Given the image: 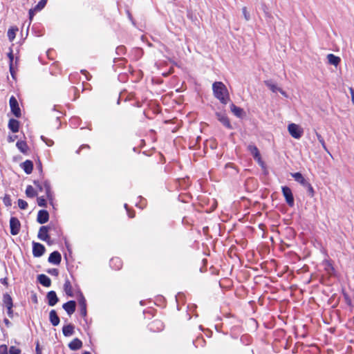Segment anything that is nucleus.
<instances>
[{
    "mask_svg": "<svg viewBox=\"0 0 354 354\" xmlns=\"http://www.w3.org/2000/svg\"><path fill=\"white\" fill-rule=\"evenodd\" d=\"M124 208L127 209L128 215L130 218H133L135 216L134 212H131L129 209H128L127 204H124Z\"/></svg>",
    "mask_w": 354,
    "mask_h": 354,
    "instance_id": "42",
    "label": "nucleus"
},
{
    "mask_svg": "<svg viewBox=\"0 0 354 354\" xmlns=\"http://www.w3.org/2000/svg\"><path fill=\"white\" fill-rule=\"evenodd\" d=\"M264 84L273 93L277 92L279 88V87H278L277 85L275 83H274L272 80H266L264 81Z\"/></svg>",
    "mask_w": 354,
    "mask_h": 354,
    "instance_id": "28",
    "label": "nucleus"
},
{
    "mask_svg": "<svg viewBox=\"0 0 354 354\" xmlns=\"http://www.w3.org/2000/svg\"><path fill=\"white\" fill-rule=\"evenodd\" d=\"M278 91L280 92L286 97H288L286 93L284 91H283L281 88H279Z\"/></svg>",
    "mask_w": 354,
    "mask_h": 354,
    "instance_id": "49",
    "label": "nucleus"
},
{
    "mask_svg": "<svg viewBox=\"0 0 354 354\" xmlns=\"http://www.w3.org/2000/svg\"><path fill=\"white\" fill-rule=\"evenodd\" d=\"M243 14L244 15V17L246 21H248L250 19V15L247 12V8L245 7H243L242 9Z\"/></svg>",
    "mask_w": 354,
    "mask_h": 354,
    "instance_id": "41",
    "label": "nucleus"
},
{
    "mask_svg": "<svg viewBox=\"0 0 354 354\" xmlns=\"http://www.w3.org/2000/svg\"><path fill=\"white\" fill-rule=\"evenodd\" d=\"M36 353H37V354H41V351L39 348V344L38 342H37V346H36Z\"/></svg>",
    "mask_w": 354,
    "mask_h": 354,
    "instance_id": "47",
    "label": "nucleus"
},
{
    "mask_svg": "<svg viewBox=\"0 0 354 354\" xmlns=\"http://www.w3.org/2000/svg\"><path fill=\"white\" fill-rule=\"evenodd\" d=\"M10 233L12 235H17L20 231V222L16 217H11L10 219Z\"/></svg>",
    "mask_w": 354,
    "mask_h": 354,
    "instance_id": "5",
    "label": "nucleus"
},
{
    "mask_svg": "<svg viewBox=\"0 0 354 354\" xmlns=\"http://www.w3.org/2000/svg\"><path fill=\"white\" fill-rule=\"evenodd\" d=\"M250 151L252 154L254 158L258 162V163L262 167H264V162L261 160V155L259 149L256 146L250 145L249 146Z\"/></svg>",
    "mask_w": 354,
    "mask_h": 354,
    "instance_id": "8",
    "label": "nucleus"
},
{
    "mask_svg": "<svg viewBox=\"0 0 354 354\" xmlns=\"http://www.w3.org/2000/svg\"><path fill=\"white\" fill-rule=\"evenodd\" d=\"M47 0H40L34 8L35 11H40L46 5Z\"/></svg>",
    "mask_w": 354,
    "mask_h": 354,
    "instance_id": "33",
    "label": "nucleus"
},
{
    "mask_svg": "<svg viewBox=\"0 0 354 354\" xmlns=\"http://www.w3.org/2000/svg\"><path fill=\"white\" fill-rule=\"evenodd\" d=\"M217 119L227 129H232V125L230 124V122L224 113H216Z\"/></svg>",
    "mask_w": 354,
    "mask_h": 354,
    "instance_id": "10",
    "label": "nucleus"
},
{
    "mask_svg": "<svg viewBox=\"0 0 354 354\" xmlns=\"http://www.w3.org/2000/svg\"><path fill=\"white\" fill-rule=\"evenodd\" d=\"M78 302L80 306V312L82 316H86V299L84 296L81 294L80 298L78 299Z\"/></svg>",
    "mask_w": 354,
    "mask_h": 354,
    "instance_id": "19",
    "label": "nucleus"
},
{
    "mask_svg": "<svg viewBox=\"0 0 354 354\" xmlns=\"http://www.w3.org/2000/svg\"><path fill=\"white\" fill-rule=\"evenodd\" d=\"M122 47H120L118 48V50H122Z\"/></svg>",
    "mask_w": 354,
    "mask_h": 354,
    "instance_id": "57",
    "label": "nucleus"
},
{
    "mask_svg": "<svg viewBox=\"0 0 354 354\" xmlns=\"http://www.w3.org/2000/svg\"><path fill=\"white\" fill-rule=\"evenodd\" d=\"M45 247L39 243L33 242L32 243V254L35 257H39L44 254Z\"/></svg>",
    "mask_w": 354,
    "mask_h": 354,
    "instance_id": "6",
    "label": "nucleus"
},
{
    "mask_svg": "<svg viewBox=\"0 0 354 354\" xmlns=\"http://www.w3.org/2000/svg\"><path fill=\"white\" fill-rule=\"evenodd\" d=\"M62 307L68 315H71L75 311L76 303L75 301H69L64 304Z\"/></svg>",
    "mask_w": 354,
    "mask_h": 354,
    "instance_id": "14",
    "label": "nucleus"
},
{
    "mask_svg": "<svg viewBox=\"0 0 354 354\" xmlns=\"http://www.w3.org/2000/svg\"><path fill=\"white\" fill-rule=\"evenodd\" d=\"M4 351V353L5 354H7V347L6 346H0V352H1V351Z\"/></svg>",
    "mask_w": 354,
    "mask_h": 354,
    "instance_id": "48",
    "label": "nucleus"
},
{
    "mask_svg": "<svg viewBox=\"0 0 354 354\" xmlns=\"http://www.w3.org/2000/svg\"><path fill=\"white\" fill-rule=\"evenodd\" d=\"M21 167L27 174H30L32 171L33 164L30 160H26L21 164Z\"/></svg>",
    "mask_w": 354,
    "mask_h": 354,
    "instance_id": "20",
    "label": "nucleus"
},
{
    "mask_svg": "<svg viewBox=\"0 0 354 354\" xmlns=\"http://www.w3.org/2000/svg\"><path fill=\"white\" fill-rule=\"evenodd\" d=\"M49 320L51 324L54 326H56L59 324V318L55 310H51L50 311Z\"/></svg>",
    "mask_w": 354,
    "mask_h": 354,
    "instance_id": "16",
    "label": "nucleus"
},
{
    "mask_svg": "<svg viewBox=\"0 0 354 354\" xmlns=\"http://www.w3.org/2000/svg\"><path fill=\"white\" fill-rule=\"evenodd\" d=\"M8 128L14 133L19 131V122L15 119H10L8 122Z\"/></svg>",
    "mask_w": 354,
    "mask_h": 354,
    "instance_id": "22",
    "label": "nucleus"
},
{
    "mask_svg": "<svg viewBox=\"0 0 354 354\" xmlns=\"http://www.w3.org/2000/svg\"><path fill=\"white\" fill-rule=\"evenodd\" d=\"M82 147H87V148H89V146H88V145H85V146H82Z\"/></svg>",
    "mask_w": 354,
    "mask_h": 354,
    "instance_id": "56",
    "label": "nucleus"
},
{
    "mask_svg": "<svg viewBox=\"0 0 354 354\" xmlns=\"http://www.w3.org/2000/svg\"><path fill=\"white\" fill-rule=\"evenodd\" d=\"M16 145L21 152L24 153L27 152L28 147L26 142L19 140L17 142Z\"/></svg>",
    "mask_w": 354,
    "mask_h": 354,
    "instance_id": "30",
    "label": "nucleus"
},
{
    "mask_svg": "<svg viewBox=\"0 0 354 354\" xmlns=\"http://www.w3.org/2000/svg\"><path fill=\"white\" fill-rule=\"evenodd\" d=\"M214 95L222 104H226L230 101V95L226 86L221 82H215L212 84Z\"/></svg>",
    "mask_w": 354,
    "mask_h": 354,
    "instance_id": "1",
    "label": "nucleus"
},
{
    "mask_svg": "<svg viewBox=\"0 0 354 354\" xmlns=\"http://www.w3.org/2000/svg\"><path fill=\"white\" fill-rule=\"evenodd\" d=\"M34 11H35L34 10H30V11H29V15H30V19L32 17L33 12Z\"/></svg>",
    "mask_w": 354,
    "mask_h": 354,
    "instance_id": "52",
    "label": "nucleus"
},
{
    "mask_svg": "<svg viewBox=\"0 0 354 354\" xmlns=\"http://www.w3.org/2000/svg\"><path fill=\"white\" fill-rule=\"evenodd\" d=\"M15 138H12V136L8 137V141L9 142H13L15 140Z\"/></svg>",
    "mask_w": 354,
    "mask_h": 354,
    "instance_id": "53",
    "label": "nucleus"
},
{
    "mask_svg": "<svg viewBox=\"0 0 354 354\" xmlns=\"http://www.w3.org/2000/svg\"><path fill=\"white\" fill-rule=\"evenodd\" d=\"M110 265L115 270H119L122 268V263L119 258L115 257L111 259Z\"/></svg>",
    "mask_w": 354,
    "mask_h": 354,
    "instance_id": "25",
    "label": "nucleus"
},
{
    "mask_svg": "<svg viewBox=\"0 0 354 354\" xmlns=\"http://www.w3.org/2000/svg\"><path fill=\"white\" fill-rule=\"evenodd\" d=\"M62 333L66 337L72 335L74 333V326L72 324L64 326Z\"/></svg>",
    "mask_w": 354,
    "mask_h": 354,
    "instance_id": "24",
    "label": "nucleus"
},
{
    "mask_svg": "<svg viewBox=\"0 0 354 354\" xmlns=\"http://www.w3.org/2000/svg\"><path fill=\"white\" fill-rule=\"evenodd\" d=\"M282 193L283 196L285 197L286 201L288 205L290 207L294 205V197L292 193L291 189L286 186L282 187Z\"/></svg>",
    "mask_w": 354,
    "mask_h": 354,
    "instance_id": "4",
    "label": "nucleus"
},
{
    "mask_svg": "<svg viewBox=\"0 0 354 354\" xmlns=\"http://www.w3.org/2000/svg\"><path fill=\"white\" fill-rule=\"evenodd\" d=\"M327 59L330 64L335 66H337L341 62V59L333 54H328L327 55Z\"/></svg>",
    "mask_w": 354,
    "mask_h": 354,
    "instance_id": "21",
    "label": "nucleus"
},
{
    "mask_svg": "<svg viewBox=\"0 0 354 354\" xmlns=\"http://www.w3.org/2000/svg\"><path fill=\"white\" fill-rule=\"evenodd\" d=\"M288 131L290 135L295 138L300 139L304 134V129L299 124L290 123L288 126Z\"/></svg>",
    "mask_w": 354,
    "mask_h": 354,
    "instance_id": "2",
    "label": "nucleus"
},
{
    "mask_svg": "<svg viewBox=\"0 0 354 354\" xmlns=\"http://www.w3.org/2000/svg\"><path fill=\"white\" fill-rule=\"evenodd\" d=\"M316 136L317 138L318 141L320 142V144L322 145V147L324 148V149L327 151L328 149L326 148L325 142H324V138H322V136L319 133H317V132H316Z\"/></svg>",
    "mask_w": 354,
    "mask_h": 354,
    "instance_id": "35",
    "label": "nucleus"
},
{
    "mask_svg": "<svg viewBox=\"0 0 354 354\" xmlns=\"http://www.w3.org/2000/svg\"><path fill=\"white\" fill-rule=\"evenodd\" d=\"M349 91L351 93V101H352V103L354 105V89L353 88H349Z\"/></svg>",
    "mask_w": 354,
    "mask_h": 354,
    "instance_id": "45",
    "label": "nucleus"
},
{
    "mask_svg": "<svg viewBox=\"0 0 354 354\" xmlns=\"http://www.w3.org/2000/svg\"><path fill=\"white\" fill-rule=\"evenodd\" d=\"M6 308L8 316L12 318L13 317L12 306L6 307Z\"/></svg>",
    "mask_w": 354,
    "mask_h": 354,
    "instance_id": "43",
    "label": "nucleus"
},
{
    "mask_svg": "<svg viewBox=\"0 0 354 354\" xmlns=\"http://www.w3.org/2000/svg\"><path fill=\"white\" fill-rule=\"evenodd\" d=\"M3 203H4V204L6 206H10L11 205V202H10V199L9 197H5L3 198Z\"/></svg>",
    "mask_w": 354,
    "mask_h": 354,
    "instance_id": "44",
    "label": "nucleus"
},
{
    "mask_svg": "<svg viewBox=\"0 0 354 354\" xmlns=\"http://www.w3.org/2000/svg\"><path fill=\"white\" fill-rule=\"evenodd\" d=\"M292 177L297 178V177H302V176L300 173L297 172V173H295V174H293Z\"/></svg>",
    "mask_w": 354,
    "mask_h": 354,
    "instance_id": "51",
    "label": "nucleus"
},
{
    "mask_svg": "<svg viewBox=\"0 0 354 354\" xmlns=\"http://www.w3.org/2000/svg\"><path fill=\"white\" fill-rule=\"evenodd\" d=\"M325 269L329 274H332L334 271L333 266L329 262L326 263Z\"/></svg>",
    "mask_w": 354,
    "mask_h": 354,
    "instance_id": "37",
    "label": "nucleus"
},
{
    "mask_svg": "<svg viewBox=\"0 0 354 354\" xmlns=\"http://www.w3.org/2000/svg\"><path fill=\"white\" fill-rule=\"evenodd\" d=\"M35 185L41 190H45L46 195L48 197H49L50 195V185L47 183V181L44 182V185H41V183L39 179L34 181Z\"/></svg>",
    "mask_w": 354,
    "mask_h": 354,
    "instance_id": "15",
    "label": "nucleus"
},
{
    "mask_svg": "<svg viewBox=\"0 0 354 354\" xmlns=\"http://www.w3.org/2000/svg\"><path fill=\"white\" fill-rule=\"evenodd\" d=\"M82 73H83L86 75V71H82Z\"/></svg>",
    "mask_w": 354,
    "mask_h": 354,
    "instance_id": "55",
    "label": "nucleus"
},
{
    "mask_svg": "<svg viewBox=\"0 0 354 354\" xmlns=\"http://www.w3.org/2000/svg\"><path fill=\"white\" fill-rule=\"evenodd\" d=\"M41 138L49 147L53 146L54 144L53 140L51 139L46 138L43 136H41Z\"/></svg>",
    "mask_w": 354,
    "mask_h": 354,
    "instance_id": "39",
    "label": "nucleus"
},
{
    "mask_svg": "<svg viewBox=\"0 0 354 354\" xmlns=\"http://www.w3.org/2000/svg\"><path fill=\"white\" fill-rule=\"evenodd\" d=\"M238 174L237 169L232 163H228L225 165V175L236 176Z\"/></svg>",
    "mask_w": 354,
    "mask_h": 354,
    "instance_id": "23",
    "label": "nucleus"
},
{
    "mask_svg": "<svg viewBox=\"0 0 354 354\" xmlns=\"http://www.w3.org/2000/svg\"><path fill=\"white\" fill-rule=\"evenodd\" d=\"M82 346V342L78 338L74 339L68 344V347L72 351H77L81 348Z\"/></svg>",
    "mask_w": 354,
    "mask_h": 354,
    "instance_id": "18",
    "label": "nucleus"
},
{
    "mask_svg": "<svg viewBox=\"0 0 354 354\" xmlns=\"http://www.w3.org/2000/svg\"><path fill=\"white\" fill-rule=\"evenodd\" d=\"M9 103L11 111L14 114V115L17 118H20L21 115V109L19 106V104L17 99L14 96H12L10 98Z\"/></svg>",
    "mask_w": 354,
    "mask_h": 354,
    "instance_id": "3",
    "label": "nucleus"
},
{
    "mask_svg": "<svg viewBox=\"0 0 354 354\" xmlns=\"http://www.w3.org/2000/svg\"><path fill=\"white\" fill-rule=\"evenodd\" d=\"M48 226H41L39 228V232H38V238L44 241H48L50 239V236L48 235Z\"/></svg>",
    "mask_w": 354,
    "mask_h": 354,
    "instance_id": "9",
    "label": "nucleus"
},
{
    "mask_svg": "<svg viewBox=\"0 0 354 354\" xmlns=\"http://www.w3.org/2000/svg\"><path fill=\"white\" fill-rule=\"evenodd\" d=\"M37 204L40 207H45L46 205V200L42 197H39L37 198Z\"/></svg>",
    "mask_w": 354,
    "mask_h": 354,
    "instance_id": "40",
    "label": "nucleus"
},
{
    "mask_svg": "<svg viewBox=\"0 0 354 354\" xmlns=\"http://www.w3.org/2000/svg\"><path fill=\"white\" fill-rule=\"evenodd\" d=\"M48 273L53 274V275H57L58 274V270L55 268H53L52 270H50L48 271Z\"/></svg>",
    "mask_w": 354,
    "mask_h": 354,
    "instance_id": "46",
    "label": "nucleus"
},
{
    "mask_svg": "<svg viewBox=\"0 0 354 354\" xmlns=\"http://www.w3.org/2000/svg\"><path fill=\"white\" fill-rule=\"evenodd\" d=\"M3 304L6 307L13 306L12 299L8 293H5L3 296Z\"/></svg>",
    "mask_w": 354,
    "mask_h": 354,
    "instance_id": "26",
    "label": "nucleus"
},
{
    "mask_svg": "<svg viewBox=\"0 0 354 354\" xmlns=\"http://www.w3.org/2000/svg\"><path fill=\"white\" fill-rule=\"evenodd\" d=\"M3 322L7 326H9L11 324L10 322L8 319H4Z\"/></svg>",
    "mask_w": 354,
    "mask_h": 354,
    "instance_id": "50",
    "label": "nucleus"
},
{
    "mask_svg": "<svg viewBox=\"0 0 354 354\" xmlns=\"http://www.w3.org/2000/svg\"><path fill=\"white\" fill-rule=\"evenodd\" d=\"M10 354H20L21 350L15 346H10L9 350Z\"/></svg>",
    "mask_w": 354,
    "mask_h": 354,
    "instance_id": "38",
    "label": "nucleus"
},
{
    "mask_svg": "<svg viewBox=\"0 0 354 354\" xmlns=\"http://www.w3.org/2000/svg\"><path fill=\"white\" fill-rule=\"evenodd\" d=\"M18 30L17 28H10L8 30V37L10 41H12L16 36V32Z\"/></svg>",
    "mask_w": 354,
    "mask_h": 354,
    "instance_id": "31",
    "label": "nucleus"
},
{
    "mask_svg": "<svg viewBox=\"0 0 354 354\" xmlns=\"http://www.w3.org/2000/svg\"><path fill=\"white\" fill-rule=\"evenodd\" d=\"M83 354H91V353L88 351H85Z\"/></svg>",
    "mask_w": 354,
    "mask_h": 354,
    "instance_id": "54",
    "label": "nucleus"
},
{
    "mask_svg": "<svg viewBox=\"0 0 354 354\" xmlns=\"http://www.w3.org/2000/svg\"><path fill=\"white\" fill-rule=\"evenodd\" d=\"M64 290L68 296H70V297L73 296V288H72L71 283L68 279H66L65 281V283L64 285Z\"/></svg>",
    "mask_w": 354,
    "mask_h": 354,
    "instance_id": "27",
    "label": "nucleus"
},
{
    "mask_svg": "<svg viewBox=\"0 0 354 354\" xmlns=\"http://www.w3.org/2000/svg\"><path fill=\"white\" fill-rule=\"evenodd\" d=\"M37 279L38 281L45 287H50L51 285L50 279L44 274L38 275Z\"/></svg>",
    "mask_w": 354,
    "mask_h": 354,
    "instance_id": "17",
    "label": "nucleus"
},
{
    "mask_svg": "<svg viewBox=\"0 0 354 354\" xmlns=\"http://www.w3.org/2000/svg\"><path fill=\"white\" fill-rule=\"evenodd\" d=\"M231 111L237 117L241 118L243 115V111L241 108L236 106L234 104H231Z\"/></svg>",
    "mask_w": 354,
    "mask_h": 354,
    "instance_id": "29",
    "label": "nucleus"
},
{
    "mask_svg": "<svg viewBox=\"0 0 354 354\" xmlns=\"http://www.w3.org/2000/svg\"><path fill=\"white\" fill-rule=\"evenodd\" d=\"M46 298L48 299V304L50 306H54L59 301L56 292L53 290H51L47 293Z\"/></svg>",
    "mask_w": 354,
    "mask_h": 354,
    "instance_id": "13",
    "label": "nucleus"
},
{
    "mask_svg": "<svg viewBox=\"0 0 354 354\" xmlns=\"http://www.w3.org/2000/svg\"><path fill=\"white\" fill-rule=\"evenodd\" d=\"M300 184L306 189L308 195L310 197L314 196L315 191L313 189V187H312L311 184L308 181L307 178H297Z\"/></svg>",
    "mask_w": 354,
    "mask_h": 354,
    "instance_id": "7",
    "label": "nucleus"
},
{
    "mask_svg": "<svg viewBox=\"0 0 354 354\" xmlns=\"http://www.w3.org/2000/svg\"><path fill=\"white\" fill-rule=\"evenodd\" d=\"M8 57L10 59V71L11 75L14 77V73H15V71H14V68H13L14 57H13L12 51L8 53Z\"/></svg>",
    "mask_w": 354,
    "mask_h": 354,
    "instance_id": "32",
    "label": "nucleus"
},
{
    "mask_svg": "<svg viewBox=\"0 0 354 354\" xmlns=\"http://www.w3.org/2000/svg\"><path fill=\"white\" fill-rule=\"evenodd\" d=\"M18 206L21 209H26L28 207V203L26 201H25L22 199H19L18 200Z\"/></svg>",
    "mask_w": 354,
    "mask_h": 354,
    "instance_id": "36",
    "label": "nucleus"
},
{
    "mask_svg": "<svg viewBox=\"0 0 354 354\" xmlns=\"http://www.w3.org/2000/svg\"><path fill=\"white\" fill-rule=\"evenodd\" d=\"M49 219V214L46 210H39L37 214V221L40 224L46 223Z\"/></svg>",
    "mask_w": 354,
    "mask_h": 354,
    "instance_id": "11",
    "label": "nucleus"
},
{
    "mask_svg": "<svg viewBox=\"0 0 354 354\" xmlns=\"http://www.w3.org/2000/svg\"><path fill=\"white\" fill-rule=\"evenodd\" d=\"M61 260H62L61 254L57 251L53 252L48 257L49 263L54 264V265H59L61 262Z\"/></svg>",
    "mask_w": 354,
    "mask_h": 354,
    "instance_id": "12",
    "label": "nucleus"
},
{
    "mask_svg": "<svg viewBox=\"0 0 354 354\" xmlns=\"http://www.w3.org/2000/svg\"><path fill=\"white\" fill-rule=\"evenodd\" d=\"M26 194L28 197H34L36 195V192L32 186L29 185L26 188Z\"/></svg>",
    "mask_w": 354,
    "mask_h": 354,
    "instance_id": "34",
    "label": "nucleus"
}]
</instances>
